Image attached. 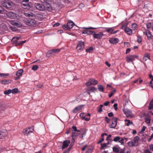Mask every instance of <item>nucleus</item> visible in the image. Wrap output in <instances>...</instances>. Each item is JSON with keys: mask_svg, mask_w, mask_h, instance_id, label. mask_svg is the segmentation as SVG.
<instances>
[{"mask_svg": "<svg viewBox=\"0 0 153 153\" xmlns=\"http://www.w3.org/2000/svg\"><path fill=\"white\" fill-rule=\"evenodd\" d=\"M73 132H76L77 133H79V134H80L81 135L79 136V137L82 139L84 135H85L86 132L85 130H81L80 131L79 130H77L76 126H73L72 128Z\"/></svg>", "mask_w": 153, "mask_h": 153, "instance_id": "f257e3e1", "label": "nucleus"}, {"mask_svg": "<svg viewBox=\"0 0 153 153\" xmlns=\"http://www.w3.org/2000/svg\"><path fill=\"white\" fill-rule=\"evenodd\" d=\"M117 119L116 117H114L111 119V123H110L109 125L110 128H115L117 124Z\"/></svg>", "mask_w": 153, "mask_h": 153, "instance_id": "f03ea898", "label": "nucleus"}, {"mask_svg": "<svg viewBox=\"0 0 153 153\" xmlns=\"http://www.w3.org/2000/svg\"><path fill=\"white\" fill-rule=\"evenodd\" d=\"M2 5L7 8L10 9L13 6V4L10 1L4 0L2 2Z\"/></svg>", "mask_w": 153, "mask_h": 153, "instance_id": "7ed1b4c3", "label": "nucleus"}, {"mask_svg": "<svg viewBox=\"0 0 153 153\" xmlns=\"http://www.w3.org/2000/svg\"><path fill=\"white\" fill-rule=\"evenodd\" d=\"M34 129L33 126L29 127L24 129L23 131V134L27 136L30 134L32 133Z\"/></svg>", "mask_w": 153, "mask_h": 153, "instance_id": "20e7f679", "label": "nucleus"}, {"mask_svg": "<svg viewBox=\"0 0 153 153\" xmlns=\"http://www.w3.org/2000/svg\"><path fill=\"white\" fill-rule=\"evenodd\" d=\"M74 24L72 22H68L67 25H64L62 26V28L65 30H70L72 28L74 25Z\"/></svg>", "mask_w": 153, "mask_h": 153, "instance_id": "39448f33", "label": "nucleus"}, {"mask_svg": "<svg viewBox=\"0 0 153 153\" xmlns=\"http://www.w3.org/2000/svg\"><path fill=\"white\" fill-rule=\"evenodd\" d=\"M25 21V24L29 26H33L36 24V22L35 20L30 19H26Z\"/></svg>", "mask_w": 153, "mask_h": 153, "instance_id": "423d86ee", "label": "nucleus"}, {"mask_svg": "<svg viewBox=\"0 0 153 153\" xmlns=\"http://www.w3.org/2000/svg\"><path fill=\"white\" fill-rule=\"evenodd\" d=\"M60 50L59 49H53L48 51L46 54L47 56L49 57L51 54H54L59 52Z\"/></svg>", "mask_w": 153, "mask_h": 153, "instance_id": "0eeeda50", "label": "nucleus"}, {"mask_svg": "<svg viewBox=\"0 0 153 153\" xmlns=\"http://www.w3.org/2000/svg\"><path fill=\"white\" fill-rule=\"evenodd\" d=\"M29 0H24L22 2V7L25 9H29L30 5L28 4Z\"/></svg>", "mask_w": 153, "mask_h": 153, "instance_id": "6e6552de", "label": "nucleus"}, {"mask_svg": "<svg viewBox=\"0 0 153 153\" xmlns=\"http://www.w3.org/2000/svg\"><path fill=\"white\" fill-rule=\"evenodd\" d=\"M121 28L123 29L125 32L128 35H131L132 34V30L127 26L122 25Z\"/></svg>", "mask_w": 153, "mask_h": 153, "instance_id": "1a4fd4ad", "label": "nucleus"}, {"mask_svg": "<svg viewBox=\"0 0 153 153\" xmlns=\"http://www.w3.org/2000/svg\"><path fill=\"white\" fill-rule=\"evenodd\" d=\"M84 43L83 42L79 41L77 44L76 49L78 51H82L84 48Z\"/></svg>", "mask_w": 153, "mask_h": 153, "instance_id": "9d476101", "label": "nucleus"}, {"mask_svg": "<svg viewBox=\"0 0 153 153\" xmlns=\"http://www.w3.org/2000/svg\"><path fill=\"white\" fill-rule=\"evenodd\" d=\"M123 112L128 117L131 118L133 117V115L131 111L128 109H124L123 110Z\"/></svg>", "mask_w": 153, "mask_h": 153, "instance_id": "9b49d317", "label": "nucleus"}, {"mask_svg": "<svg viewBox=\"0 0 153 153\" xmlns=\"http://www.w3.org/2000/svg\"><path fill=\"white\" fill-rule=\"evenodd\" d=\"M36 9L40 10L43 11L45 10L44 3L43 4L41 3H36L35 6Z\"/></svg>", "mask_w": 153, "mask_h": 153, "instance_id": "f8f14e48", "label": "nucleus"}, {"mask_svg": "<svg viewBox=\"0 0 153 153\" xmlns=\"http://www.w3.org/2000/svg\"><path fill=\"white\" fill-rule=\"evenodd\" d=\"M103 35L102 32H100L98 33H94L93 34V36L94 38L98 39H101Z\"/></svg>", "mask_w": 153, "mask_h": 153, "instance_id": "ddd939ff", "label": "nucleus"}, {"mask_svg": "<svg viewBox=\"0 0 153 153\" xmlns=\"http://www.w3.org/2000/svg\"><path fill=\"white\" fill-rule=\"evenodd\" d=\"M71 141L69 140H64L62 143V149H63L68 147L69 144L70 143Z\"/></svg>", "mask_w": 153, "mask_h": 153, "instance_id": "4468645a", "label": "nucleus"}, {"mask_svg": "<svg viewBox=\"0 0 153 153\" xmlns=\"http://www.w3.org/2000/svg\"><path fill=\"white\" fill-rule=\"evenodd\" d=\"M83 106V105H81L76 107L73 110L72 112L74 113H75L78 112L82 109Z\"/></svg>", "mask_w": 153, "mask_h": 153, "instance_id": "2eb2a0df", "label": "nucleus"}, {"mask_svg": "<svg viewBox=\"0 0 153 153\" xmlns=\"http://www.w3.org/2000/svg\"><path fill=\"white\" fill-rule=\"evenodd\" d=\"M23 72V70L22 69H20L18 70L16 73V75L17 77L15 78V80H17L20 78V76H21L22 73Z\"/></svg>", "mask_w": 153, "mask_h": 153, "instance_id": "dca6fc26", "label": "nucleus"}, {"mask_svg": "<svg viewBox=\"0 0 153 153\" xmlns=\"http://www.w3.org/2000/svg\"><path fill=\"white\" fill-rule=\"evenodd\" d=\"M45 10H47L49 11L51 10L52 9V7L51 6L50 3H44Z\"/></svg>", "mask_w": 153, "mask_h": 153, "instance_id": "f3484780", "label": "nucleus"}, {"mask_svg": "<svg viewBox=\"0 0 153 153\" xmlns=\"http://www.w3.org/2000/svg\"><path fill=\"white\" fill-rule=\"evenodd\" d=\"M7 15L9 18L11 19H14L16 17V14L13 12H9Z\"/></svg>", "mask_w": 153, "mask_h": 153, "instance_id": "a211bd4d", "label": "nucleus"}, {"mask_svg": "<svg viewBox=\"0 0 153 153\" xmlns=\"http://www.w3.org/2000/svg\"><path fill=\"white\" fill-rule=\"evenodd\" d=\"M10 22L11 24L18 27H20L22 26L21 24H20L19 22H17L15 21H11Z\"/></svg>", "mask_w": 153, "mask_h": 153, "instance_id": "6ab92c4d", "label": "nucleus"}, {"mask_svg": "<svg viewBox=\"0 0 153 153\" xmlns=\"http://www.w3.org/2000/svg\"><path fill=\"white\" fill-rule=\"evenodd\" d=\"M110 43L115 44L118 42H119V39L117 38H111L109 40Z\"/></svg>", "mask_w": 153, "mask_h": 153, "instance_id": "aec40b11", "label": "nucleus"}, {"mask_svg": "<svg viewBox=\"0 0 153 153\" xmlns=\"http://www.w3.org/2000/svg\"><path fill=\"white\" fill-rule=\"evenodd\" d=\"M140 137L138 136H137L134 137L132 141L136 145V146H137L138 145V141L140 140Z\"/></svg>", "mask_w": 153, "mask_h": 153, "instance_id": "412c9836", "label": "nucleus"}, {"mask_svg": "<svg viewBox=\"0 0 153 153\" xmlns=\"http://www.w3.org/2000/svg\"><path fill=\"white\" fill-rule=\"evenodd\" d=\"M79 134H80V135H81V134H79V133H75V132H73L71 135L73 140H75L77 138V135Z\"/></svg>", "mask_w": 153, "mask_h": 153, "instance_id": "4be33fe9", "label": "nucleus"}, {"mask_svg": "<svg viewBox=\"0 0 153 153\" xmlns=\"http://www.w3.org/2000/svg\"><path fill=\"white\" fill-rule=\"evenodd\" d=\"M102 28L105 29V31H106L108 33H110L111 34V33L114 30V27H102Z\"/></svg>", "mask_w": 153, "mask_h": 153, "instance_id": "5701e85b", "label": "nucleus"}, {"mask_svg": "<svg viewBox=\"0 0 153 153\" xmlns=\"http://www.w3.org/2000/svg\"><path fill=\"white\" fill-rule=\"evenodd\" d=\"M97 88L93 86L90 87L88 88V90L91 92H94L97 91Z\"/></svg>", "mask_w": 153, "mask_h": 153, "instance_id": "b1692460", "label": "nucleus"}, {"mask_svg": "<svg viewBox=\"0 0 153 153\" xmlns=\"http://www.w3.org/2000/svg\"><path fill=\"white\" fill-rule=\"evenodd\" d=\"M80 117L82 118V120H85V121H88L90 120V118H86L84 116V114L83 113H81L80 115H79Z\"/></svg>", "mask_w": 153, "mask_h": 153, "instance_id": "393cba45", "label": "nucleus"}, {"mask_svg": "<svg viewBox=\"0 0 153 153\" xmlns=\"http://www.w3.org/2000/svg\"><path fill=\"white\" fill-rule=\"evenodd\" d=\"M90 82L91 84L93 85H95L98 83V81L93 78H91L89 79Z\"/></svg>", "mask_w": 153, "mask_h": 153, "instance_id": "a878e982", "label": "nucleus"}, {"mask_svg": "<svg viewBox=\"0 0 153 153\" xmlns=\"http://www.w3.org/2000/svg\"><path fill=\"white\" fill-rule=\"evenodd\" d=\"M97 88L98 91L100 92H103L104 91V88L102 85H97Z\"/></svg>", "mask_w": 153, "mask_h": 153, "instance_id": "bb28decb", "label": "nucleus"}, {"mask_svg": "<svg viewBox=\"0 0 153 153\" xmlns=\"http://www.w3.org/2000/svg\"><path fill=\"white\" fill-rule=\"evenodd\" d=\"M82 33L83 34H87L88 35L92 34L93 33H95L94 31L90 30H84L82 31Z\"/></svg>", "mask_w": 153, "mask_h": 153, "instance_id": "cd10ccee", "label": "nucleus"}, {"mask_svg": "<svg viewBox=\"0 0 153 153\" xmlns=\"http://www.w3.org/2000/svg\"><path fill=\"white\" fill-rule=\"evenodd\" d=\"M0 82L1 84L6 85L10 83L11 82V80H1Z\"/></svg>", "mask_w": 153, "mask_h": 153, "instance_id": "c85d7f7f", "label": "nucleus"}, {"mask_svg": "<svg viewBox=\"0 0 153 153\" xmlns=\"http://www.w3.org/2000/svg\"><path fill=\"white\" fill-rule=\"evenodd\" d=\"M127 144L128 146L130 147L136 146L132 140L128 142L127 143Z\"/></svg>", "mask_w": 153, "mask_h": 153, "instance_id": "c756f323", "label": "nucleus"}, {"mask_svg": "<svg viewBox=\"0 0 153 153\" xmlns=\"http://www.w3.org/2000/svg\"><path fill=\"white\" fill-rule=\"evenodd\" d=\"M150 55L148 54H146L143 57V60L145 61H146L148 59H150Z\"/></svg>", "mask_w": 153, "mask_h": 153, "instance_id": "7c9ffc66", "label": "nucleus"}, {"mask_svg": "<svg viewBox=\"0 0 153 153\" xmlns=\"http://www.w3.org/2000/svg\"><path fill=\"white\" fill-rule=\"evenodd\" d=\"M153 109V99L150 102L149 106V110H151Z\"/></svg>", "mask_w": 153, "mask_h": 153, "instance_id": "2f4dec72", "label": "nucleus"}, {"mask_svg": "<svg viewBox=\"0 0 153 153\" xmlns=\"http://www.w3.org/2000/svg\"><path fill=\"white\" fill-rule=\"evenodd\" d=\"M26 42V40L24 41H19L16 43V46L22 45L25 43Z\"/></svg>", "mask_w": 153, "mask_h": 153, "instance_id": "473e14b6", "label": "nucleus"}, {"mask_svg": "<svg viewBox=\"0 0 153 153\" xmlns=\"http://www.w3.org/2000/svg\"><path fill=\"white\" fill-rule=\"evenodd\" d=\"M9 75V74L8 73L4 74L3 73H0V77H6L7 76Z\"/></svg>", "mask_w": 153, "mask_h": 153, "instance_id": "72a5a7b5", "label": "nucleus"}, {"mask_svg": "<svg viewBox=\"0 0 153 153\" xmlns=\"http://www.w3.org/2000/svg\"><path fill=\"white\" fill-rule=\"evenodd\" d=\"M137 42H138L139 43H140L142 42V38L141 36L139 35H138L137 36Z\"/></svg>", "mask_w": 153, "mask_h": 153, "instance_id": "f704fd0d", "label": "nucleus"}, {"mask_svg": "<svg viewBox=\"0 0 153 153\" xmlns=\"http://www.w3.org/2000/svg\"><path fill=\"white\" fill-rule=\"evenodd\" d=\"M125 122H127L126 123V125L127 126H128L129 125H131L133 124V123L132 122H131L130 120H125Z\"/></svg>", "mask_w": 153, "mask_h": 153, "instance_id": "c9c22d12", "label": "nucleus"}, {"mask_svg": "<svg viewBox=\"0 0 153 153\" xmlns=\"http://www.w3.org/2000/svg\"><path fill=\"white\" fill-rule=\"evenodd\" d=\"M145 121L147 123H149L150 122L151 119L149 116L145 118Z\"/></svg>", "mask_w": 153, "mask_h": 153, "instance_id": "e433bc0d", "label": "nucleus"}, {"mask_svg": "<svg viewBox=\"0 0 153 153\" xmlns=\"http://www.w3.org/2000/svg\"><path fill=\"white\" fill-rule=\"evenodd\" d=\"M97 28H98L93 27H82V28L83 29H87V30H88V29L94 30V29H97Z\"/></svg>", "mask_w": 153, "mask_h": 153, "instance_id": "4c0bfd02", "label": "nucleus"}, {"mask_svg": "<svg viewBox=\"0 0 153 153\" xmlns=\"http://www.w3.org/2000/svg\"><path fill=\"white\" fill-rule=\"evenodd\" d=\"M109 143H103L101 145V147L100 148V149L102 150L104 148L106 147L107 146V145Z\"/></svg>", "mask_w": 153, "mask_h": 153, "instance_id": "58836bf2", "label": "nucleus"}, {"mask_svg": "<svg viewBox=\"0 0 153 153\" xmlns=\"http://www.w3.org/2000/svg\"><path fill=\"white\" fill-rule=\"evenodd\" d=\"M12 92V90L11 89H9L4 91V93L5 95H8L10 94Z\"/></svg>", "mask_w": 153, "mask_h": 153, "instance_id": "ea45409f", "label": "nucleus"}, {"mask_svg": "<svg viewBox=\"0 0 153 153\" xmlns=\"http://www.w3.org/2000/svg\"><path fill=\"white\" fill-rule=\"evenodd\" d=\"M93 50V48L92 47H90L89 48L86 49V51L87 52L91 53Z\"/></svg>", "mask_w": 153, "mask_h": 153, "instance_id": "a19ab883", "label": "nucleus"}, {"mask_svg": "<svg viewBox=\"0 0 153 153\" xmlns=\"http://www.w3.org/2000/svg\"><path fill=\"white\" fill-rule=\"evenodd\" d=\"M121 139V138L119 136L115 137H114L113 141L114 142L119 141V140Z\"/></svg>", "mask_w": 153, "mask_h": 153, "instance_id": "79ce46f5", "label": "nucleus"}, {"mask_svg": "<svg viewBox=\"0 0 153 153\" xmlns=\"http://www.w3.org/2000/svg\"><path fill=\"white\" fill-rule=\"evenodd\" d=\"M38 68V66L37 65H33L32 68V69L34 71H36Z\"/></svg>", "mask_w": 153, "mask_h": 153, "instance_id": "37998d69", "label": "nucleus"}, {"mask_svg": "<svg viewBox=\"0 0 153 153\" xmlns=\"http://www.w3.org/2000/svg\"><path fill=\"white\" fill-rule=\"evenodd\" d=\"M137 26V25L136 23H133L131 25V27L133 30H135Z\"/></svg>", "mask_w": 153, "mask_h": 153, "instance_id": "c03bdc74", "label": "nucleus"}, {"mask_svg": "<svg viewBox=\"0 0 153 153\" xmlns=\"http://www.w3.org/2000/svg\"><path fill=\"white\" fill-rule=\"evenodd\" d=\"M146 27L148 29H149L152 27V23L151 22H148L146 24Z\"/></svg>", "mask_w": 153, "mask_h": 153, "instance_id": "a18cd8bd", "label": "nucleus"}, {"mask_svg": "<svg viewBox=\"0 0 153 153\" xmlns=\"http://www.w3.org/2000/svg\"><path fill=\"white\" fill-rule=\"evenodd\" d=\"M113 151L114 152H119V150L118 149V148L116 147H114L113 148Z\"/></svg>", "mask_w": 153, "mask_h": 153, "instance_id": "49530a36", "label": "nucleus"}, {"mask_svg": "<svg viewBox=\"0 0 153 153\" xmlns=\"http://www.w3.org/2000/svg\"><path fill=\"white\" fill-rule=\"evenodd\" d=\"M116 92V90L114 89L113 91H112L111 93L109 94V98L111 97Z\"/></svg>", "mask_w": 153, "mask_h": 153, "instance_id": "de8ad7c7", "label": "nucleus"}, {"mask_svg": "<svg viewBox=\"0 0 153 153\" xmlns=\"http://www.w3.org/2000/svg\"><path fill=\"white\" fill-rule=\"evenodd\" d=\"M130 58H131V61L134 60L135 57H137V56H135L134 55H130Z\"/></svg>", "mask_w": 153, "mask_h": 153, "instance_id": "09e8293b", "label": "nucleus"}, {"mask_svg": "<svg viewBox=\"0 0 153 153\" xmlns=\"http://www.w3.org/2000/svg\"><path fill=\"white\" fill-rule=\"evenodd\" d=\"M126 61L128 62H132L131 61V58H130V56H127L126 57Z\"/></svg>", "mask_w": 153, "mask_h": 153, "instance_id": "8fccbe9b", "label": "nucleus"}, {"mask_svg": "<svg viewBox=\"0 0 153 153\" xmlns=\"http://www.w3.org/2000/svg\"><path fill=\"white\" fill-rule=\"evenodd\" d=\"M93 149V148H89L88 147L86 152L88 153H91L92 152Z\"/></svg>", "mask_w": 153, "mask_h": 153, "instance_id": "3c124183", "label": "nucleus"}, {"mask_svg": "<svg viewBox=\"0 0 153 153\" xmlns=\"http://www.w3.org/2000/svg\"><path fill=\"white\" fill-rule=\"evenodd\" d=\"M18 89L17 88H14L12 91V92L13 94H15L18 93Z\"/></svg>", "mask_w": 153, "mask_h": 153, "instance_id": "603ef678", "label": "nucleus"}, {"mask_svg": "<svg viewBox=\"0 0 153 153\" xmlns=\"http://www.w3.org/2000/svg\"><path fill=\"white\" fill-rule=\"evenodd\" d=\"M5 135L4 132L0 131V139L2 138Z\"/></svg>", "mask_w": 153, "mask_h": 153, "instance_id": "864d4df0", "label": "nucleus"}, {"mask_svg": "<svg viewBox=\"0 0 153 153\" xmlns=\"http://www.w3.org/2000/svg\"><path fill=\"white\" fill-rule=\"evenodd\" d=\"M152 35L149 31V33L148 35L147 36L148 39L149 40H150L151 39H152L151 37Z\"/></svg>", "mask_w": 153, "mask_h": 153, "instance_id": "5fc2aeb1", "label": "nucleus"}, {"mask_svg": "<svg viewBox=\"0 0 153 153\" xmlns=\"http://www.w3.org/2000/svg\"><path fill=\"white\" fill-rule=\"evenodd\" d=\"M124 140L123 138H121V139L119 140V142L121 143V144L123 145L124 143Z\"/></svg>", "mask_w": 153, "mask_h": 153, "instance_id": "6e6d98bb", "label": "nucleus"}, {"mask_svg": "<svg viewBox=\"0 0 153 153\" xmlns=\"http://www.w3.org/2000/svg\"><path fill=\"white\" fill-rule=\"evenodd\" d=\"M24 14L26 16L30 17L32 16V13H27L26 12L24 13Z\"/></svg>", "mask_w": 153, "mask_h": 153, "instance_id": "4d7b16f0", "label": "nucleus"}, {"mask_svg": "<svg viewBox=\"0 0 153 153\" xmlns=\"http://www.w3.org/2000/svg\"><path fill=\"white\" fill-rule=\"evenodd\" d=\"M105 120L107 123H109L110 121H111V120L108 118L106 116L105 117Z\"/></svg>", "mask_w": 153, "mask_h": 153, "instance_id": "13d9d810", "label": "nucleus"}, {"mask_svg": "<svg viewBox=\"0 0 153 153\" xmlns=\"http://www.w3.org/2000/svg\"><path fill=\"white\" fill-rule=\"evenodd\" d=\"M153 138V134H152L151 136L149 137V138L148 139V141L149 142H150L151 141V140Z\"/></svg>", "mask_w": 153, "mask_h": 153, "instance_id": "bf43d9fd", "label": "nucleus"}, {"mask_svg": "<svg viewBox=\"0 0 153 153\" xmlns=\"http://www.w3.org/2000/svg\"><path fill=\"white\" fill-rule=\"evenodd\" d=\"M104 140V138L103 137H101L100 140L97 143L98 144L101 143Z\"/></svg>", "mask_w": 153, "mask_h": 153, "instance_id": "052dcab7", "label": "nucleus"}, {"mask_svg": "<svg viewBox=\"0 0 153 153\" xmlns=\"http://www.w3.org/2000/svg\"><path fill=\"white\" fill-rule=\"evenodd\" d=\"M146 128V126H143L142 129L140 131V133H142L145 130Z\"/></svg>", "mask_w": 153, "mask_h": 153, "instance_id": "680f3d73", "label": "nucleus"}, {"mask_svg": "<svg viewBox=\"0 0 153 153\" xmlns=\"http://www.w3.org/2000/svg\"><path fill=\"white\" fill-rule=\"evenodd\" d=\"M88 147V146L87 145H85V146H84L83 147L82 149V151H84L85 149L86 148H87Z\"/></svg>", "mask_w": 153, "mask_h": 153, "instance_id": "e2e57ef3", "label": "nucleus"}, {"mask_svg": "<svg viewBox=\"0 0 153 153\" xmlns=\"http://www.w3.org/2000/svg\"><path fill=\"white\" fill-rule=\"evenodd\" d=\"M108 115L109 117H113L114 116V114L112 112L108 113Z\"/></svg>", "mask_w": 153, "mask_h": 153, "instance_id": "0e129e2a", "label": "nucleus"}, {"mask_svg": "<svg viewBox=\"0 0 153 153\" xmlns=\"http://www.w3.org/2000/svg\"><path fill=\"white\" fill-rule=\"evenodd\" d=\"M60 23L59 22L56 23L53 25L54 27H56L59 26L60 25Z\"/></svg>", "mask_w": 153, "mask_h": 153, "instance_id": "69168bd1", "label": "nucleus"}, {"mask_svg": "<svg viewBox=\"0 0 153 153\" xmlns=\"http://www.w3.org/2000/svg\"><path fill=\"white\" fill-rule=\"evenodd\" d=\"M144 153H152L151 152L149 149H146L144 151Z\"/></svg>", "mask_w": 153, "mask_h": 153, "instance_id": "338daca9", "label": "nucleus"}, {"mask_svg": "<svg viewBox=\"0 0 153 153\" xmlns=\"http://www.w3.org/2000/svg\"><path fill=\"white\" fill-rule=\"evenodd\" d=\"M149 148L152 151H153V144H151L149 146Z\"/></svg>", "mask_w": 153, "mask_h": 153, "instance_id": "774afa93", "label": "nucleus"}]
</instances>
